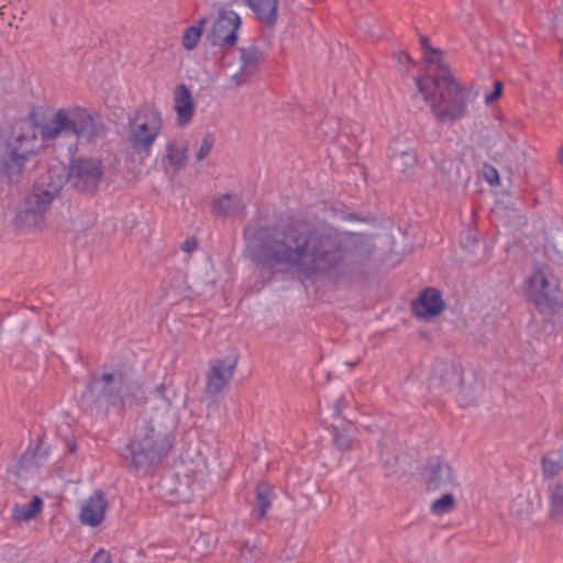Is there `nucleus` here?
Instances as JSON below:
<instances>
[{
  "instance_id": "obj_28",
  "label": "nucleus",
  "mask_w": 563,
  "mask_h": 563,
  "mask_svg": "<svg viewBox=\"0 0 563 563\" xmlns=\"http://www.w3.org/2000/svg\"><path fill=\"white\" fill-rule=\"evenodd\" d=\"M456 506L453 494H444L431 504V511L434 515H444L451 512Z\"/></svg>"
},
{
  "instance_id": "obj_7",
  "label": "nucleus",
  "mask_w": 563,
  "mask_h": 563,
  "mask_svg": "<svg viewBox=\"0 0 563 563\" xmlns=\"http://www.w3.org/2000/svg\"><path fill=\"white\" fill-rule=\"evenodd\" d=\"M242 20L232 10L221 9L212 24L209 41L213 46L231 47L238 41L236 32Z\"/></svg>"
},
{
  "instance_id": "obj_35",
  "label": "nucleus",
  "mask_w": 563,
  "mask_h": 563,
  "mask_svg": "<svg viewBox=\"0 0 563 563\" xmlns=\"http://www.w3.org/2000/svg\"><path fill=\"white\" fill-rule=\"evenodd\" d=\"M501 92H503V82L497 80L494 82L493 91L490 93L486 95L485 101L487 103L495 101L496 99H498L501 96Z\"/></svg>"
},
{
  "instance_id": "obj_19",
  "label": "nucleus",
  "mask_w": 563,
  "mask_h": 563,
  "mask_svg": "<svg viewBox=\"0 0 563 563\" xmlns=\"http://www.w3.org/2000/svg\"><path fill=\"white\" fill-rule=\"evenodd\" d=\"M257 20L266 26L275 25L277 21V0H245Z\"/></svg>"
},
{
  "instance_id": "obj_18",
  "label": "nucleus",
  "mask_w": 563,
  "mask_h": 563,
  "mask_svg": "<svg viewBox=\"0 0 563 563\" xmlns=\"http://www.w3.org/2000/svg\"><path fill=\"white\" fill-rule=\"evenodd\" d=\"M174 108L177 112L178 123L187 124L194 114V103L190 91L185 85H178L175 89Z\"/></svg>"
},
{
  "instance_id": "obj_1",
  "label": "nucleus",
  "mask_w": 563,
  "mask_h": 563,
  "mask_svg": "<svg viewBox=\"0 0 563 563\" xmlns=\"http://www.w3.org/2000/svg\"><path fill=\"white\" fill-rule=\"evenodd\" d=\"M251 258L275 274L282 267L295 268L308 278H343L361 274L374 252L373 240L363 234L342 232L333 227L245 229Z\"/></svg>"
},
{
  "instance_id": "obj_21",
  "label": "nucleus",
  "mask_w": 563,
  "mask_h": 563,
  "mask_svg": "<svg viewBox=\"0 0 563 563\" xmlns=\"http://www.w3.org/2000/svg\"><path fill=\"white\" fill-rule=\"evenodd\" d=\"M549 518L555 523L563 521V483H551L548 486Z\"/></svg>"
},
{
  "instance_id": "obj_22",
  "label": "nucleus",
  "mask_w": 563,
  "mask_h": 563,
  "mask_svg": "<svg viewBox=\"0 0 563 563\" xmlns=\"http://www.w3.org/2000/svg\"><path fill=\"white\" fill-rule=\"evenodd\" d=\"M43 508V500L38 496H33L26 505H15L12 509V519L15 521H27L36 517Z\"/></svg>"
},
{
  "instance_id": "obj_44",
  "label": "nucleus",
  "mask_w": 563,
  "mask_h": 563,
  "mask_svg": "<svg viewBox=\"0 0 563 563\" xmlns=\"http://www.w3.org/2000/svg\"><path fill=\"white\" fill-rule=\"evenodd\" d=\"M75 446H76L75 444H74L73 446H70L69 451H70V452H74Z\"/></svg>"
},
{
  "instance_id": "obj_31",
  "label": "nucleus",
  "mask_w": 563,
  "mask_h": 563,
  "mask_svg": "<svg viewBox=\"0 0 563 563\" xmlns=\"http://www.w3.org/2000/svg\"><path fill=\"white\" fill-rule=\"evenodd\" d=\"M99 382L109 385V384H120L125 385L128 384L126 375L123 374L121 371H115L113 373H104L101 375ZM95 383H98V380H95Z\"/></svg>"
},
{
  "instance_id": "obj_37",
  "label": "nucleus",
  "mask_w": 563,
  "mask_h": 563,
  "mask_svg": "<svg viewBox=\"0 0 563 563\" xmlns=\"http://www.w3.org/2000/svg\"><path fill=\"white\" fill-rule=\"evenodd\" d=\"M197 247L196 238H187L180 245V249L186 253H191Z\"/></svg>"
},
{
  "instance_id": "obj_9",
  "label": "nucleus",
  "mask_w": 563,
  "mask_h": 563,
  "mask_svg": "<svg viewBox=\"0 0 563 563\" xmlns=\"http://www.w3.org/2000/svg\"><path fill=\"white\" fill-rule=\"evenodd\" d=\"M423 478L428 490L448 489L457 485L452 467L439 457L428 461Z\"/></svg>"
},
{
  "instance_id": "obj_2",
  "label": "nucleus",
  "mask_w": 563,
  "mask_h": 563,
  "mask_svg": "<svg viewBox=\"0 0 563 563\" xmlns=\"http://www.w3.org/2000/svg\"><path fill=\"white\" fill-rule=\"evenodd\" d=\"M174 442V429L166 416L142 415L135 420L132 438L120 456L129 470L146 473L167 459Z\"/></svg>"
},
{
  "instance_id": "obj_16",
  "label": "nucleus",
  "mask_w": 563,
  "mask_h": 563,
  "mask_svg": "<svg viewBox=\"0 0 563 563\" xmlns=\"http://www.w3.org/2000/svg\"><path fill=\"white\" fill-rule=\"evenodd\" d=\"M212 211L219 217L243 218L245 206L239 195L225 194L213 202Z\"/></svg>"
},
{
  "instance_id": "obj_33",
  "label": "nucleus",
  "mask_w": 563,
  "mask_h": 563,
  "mask_svg": "<svg viewBox=\"0 0 563 563\" xmlns=\"http://www.w3.org/2000/svg\"><path fill=\"white\" fill-rule=\"evenodd\" d=\"M141 402H144V400H139L133 389H130V391H123L122 398L120 400V409L125 410L126 408H131L134 405H139Z\"/></svg>"
},
{
  "instance_id": "obj_15",
  "label": "nucleus",
  "mask_w": 563,
  "mask_h": 563,
  "mask_svg": "<svg viewBox=\"0 0 563 563\" xmlns=\"http://www.w3.org/2000/svg\"><path fill=\"white\" fill-rule=\"evenodd\" d=\"M236 358L234 356L212 363L208 373L207 387H224L233 376Z\"/></svg>"
},
{
  "instance_id": "obj_13",
  "label": "nucleus",
  "mask_w": 563,
  "mask_h": 563,
  "mask_svg": "<svg viewBox=\"0 0 563 563\" xmlns=\"http://www.w3.org/2000/svg\"><path fill=\"white\" fill-rule=\"evenodd\" d=\"M445 305L442 299L441 292L435 288L424 289L419 298L412 303V310L419 318H429L438 316Z\"/></svg>"
},
{
  "instance_id": "obj_12",
  "label": "nucleus",
  "mask_w": 563,
  "mask_h": 563,
  "mask_svg": "<svg viewBox=\"0 0 563 563\" xmlns=\"http://www.w3.org/2000/svg\"><path fill=\"white\" fill-rule=\"evenodd\" d=\"M530 297L542 313L551 312L554 308L555 300L550 291L548 278L542 272H536L529 279Z\"/></svg>"
},
{
  "instance_id": "obj_40",
  "label": "nucleus",
  "mask_w": 563,
  "mask_h": 563,
  "mask_svg": "<svg viewBox=\"0 0 563 563\" xmlns=\"http://www.w3.org/2000/svg\"><path fill=\"white\" fill-rule=\"evenodd\" d=\"M206 23H207V18H200L192 26H198L200 29V34H202Z\"/></svg>"
},
{
  "instance_id": "obj_41",
  "label": "nucleus",
  "mask_w": 563,
  "mask_h": 563,
  "mask_svg": "<svg viewBox=\"0 0 563 563\" xmlns=\"http://www.w3.org/2000/svg\"><path fill=\"white\" fill-rule=\"evenodd\" d=\"M552 247L559 257L563 260V251L558 250V244H553Z\"/></svg>"
},
{
  "instance_id": "obj_14",
  "label": "nucleus",
  "mask_w": 563,
  "mask_h": 563,
  "mask_svg": "<svg viewBox=\"0 0 563 563\" xmlns=\"http://www.w3.org/2000/svg\"><path fill=\"white\" fill-rule=\"evenodd\" d=\"M107 506L104 493L96 490L81 507L80 521L84 525L97 527L104 518Z\"/></svg>"
},
{
  "instance_id": "obj_43",
  "label": "nucleus",
  "mask_w": 563,
  "mask_h": 563,
  "mask_svg": "<svg viewBox=\"0 0 563 563\" xmlns=\"http://www.w3.org/2000/svg\"><path fill=\"white\" fill-rule=\"evenodd\" d=\"M487 180L490 183V184H494V179L490 178L489 176H487Z\"/></svg>"
},
{
  "instance_id": "obj_11",
  "label": "nucleus",
  "mask_w": 563,
  "mask_h": 563,
  "mask_svg": "<svg viewBox=\"0 0 563 563\" xmlns=\"http://www.w3.org/2000/svg\"><path fill=\"white\" fill-rule=\"evenodd\" d=\"M53 200L49 194L42 191V187L34 185L24 201L23 220L27 223L37 224Z\"/></svg>"
},
{
  "instance_id": "obj_25",
  "label": "nucleus",
  "mask_w": 563,
  "mask_h": 563,
  "mask_svg": "<svg viewBox=\"0 0 563 563\" xmlns=\"http://www.w3.org/2000/svg\"><path fill=\"white\" fill-rule=\"evenodd\" d=\"M188 146L181 142H169L167 144V158L176 169L185 166L187 161Z\"/></svg>"
},
{
  "instance_id": "obj_29",
  "label": "nucleus",
  "mask_w": 563,
  "mask_h": 563,
  "mask_svg": "<svg viewBox=\"0 0 563 563\" xmlns=\"http://www.w3.org/2000/svg\"><path fill=\"white\" fill-rule=\"evenodd\" d=\"M333 442L340 451H349L352 449L353 438L345 431L334 428Z\"/></svg>"
},
{
  "instance_id": "obj_23",
  "label": "nucleus",
  "mask_w": 563,
  "mask_h": 563,
  "mask_svg": "<svg viewBox=\"0 0 563 563\" xmlns=\"http://www.w3.org/2000/svg\"><path fill=\"white\" fill-rule=\"evenodd\" d=\"M416 164L417 156L410 150L397 152L390 157V166L397 173L406 174Z\"/></svg>"
},
{
  "instance_id": "obj_32",
  "label": "nucleus",
  "mask_w": 563,
  "mask_h": 563,
  "mask_svg": "<svg viewBox=\"0 0 563 563\" xmlns=\"http://www.w3.org/2000/svg\"><path fill=\"white\" fill-rule=\"evenodd\" d=\"M213 144H214V136H213V134H211V133L205 134V136L202 139V142L200 144V147H199V150L197 152V159L201 161L206 156H208V154L210 153Z\"/></svg>"
},
{
  "instance_id": "obj_38",
  "label": "nucleus",
  "mask_w": 563,
  "mask_h": 563,
  "mask_svg": "<svg viewBox=\"0 0 563 563\" xmlns=\"http://www.w3.org/2000/svg\"><path fill=\"white\" fill-rule=\"evenodd\" d=\"M350 404V400L345 396H341L335 404L336 413H341Z\"/></svg>"
},
{
  "instance_id": "obj_36",
  "label": "nucleus",
  "mask_w": 563,
  "mask_h": 563,
  "mask_svg": "<svg viewBox=\"0 0 563 563\" xmlns=\"http://www.w3.org/2000/svg\"><path fill=\"white\" fill-rule=\"evenodd\" d=\"M90 563H112L111 555L104 550L100 549L95 553Z\"/></svg>"
},
{
  "instance_id": "obj_26",
  "label": "nucleus",
  "mask_w": 563,
  "mask_h": 563,
  "mask_svg": "<svg viewBox=\"0 0 563 563\" xmlns=\"http://www.w3.org/2000/svg\"><path fill=\"white\" fill-rule=\"evenodd\" d=\"M123 391H130V389H100L98 394V402L103 405L107 409L112 407L118 411H122V409H120V400Z\"/></svg>"
},
{
  "instance_id": "obj_10",
  "label": "nucleus",
  "mask_w": 563,
  "mask_h": 563,
  "mask_svg": "<svg viewBox=\"0 0 563 563\" xmlns=\"http://www.w3.org/2000/svg\"><path fill=\"white\" fill-rule=\"evenodd\" d=\"M241 68L240 71L232 76V80L236 86L242 85L247 77L255 74L261 64L265 60V52L263 47L254 42L246 47L240 48Z\"/></svg>"
},
{
  "instance_id": "obj_34",
  "label": "nucleus",
  "mask_w": 563,
  "mask_h": 563,
  "mask_svg": "<svg viewBox=\"0 0 563 563\" xmlns=\"http://www.w3.org/2000/svg\"><path fill=\"white\" fill-rule=\"evenodd\" d=\"M471 391V389H461L456 397L460 407L466 408L475 404V397Z\"/></svg>"
},
{
  "instance_id": "obj_27",
  "label": "nucleus",
  "mask_w": 563,
  "mask_h": 563,
  "mask_svg": "<svg viewBox=\"0 0 563 563\" xmlns=\"http://www.w3.org/2000/svg\"><path fill=\"white\" fill-rule=\"evenodd\" d=\"M420 44H421L422 49L426 53V60L430 65H434L438 68V73L442 71V68H446L442 64V58H441L442 52L438 48H433L432 46H430L428 37H426L424 35H421Z\"/></svg>"
},
{
  "instance_id": "obj_6",
  "label": "nucleus",
  "mask_w": 563,
  "mask_h": 563,
  "mask_svg": "<svg viewBox=\"0 0 563 563\" xmlns=\"http://www.w3.org/2000/svg\"><path fill=\"white\" fill-rule=\"evenodd\" d=\"M104 168L100 159L78 158L73 162L67 174L70 185L82 192H95L103 179Z\"/></svg>"
},
{
  "instance_id": "obj_39",
  "label": "nucleus",
  "mask_w": 563,
  "mask_h": 563,
  "mask_svg": "<svg viewBox=\"0 0 563 563\" xmlns=\"http://www.w3.org/2000/svg\"><path fill=\"white\" fill-rule=\"evenodd\" d=\"M396 58H397V60H398L400 64H405V63H407V62H409V60H410L409 55H408L407 53H405V52H398V53L396 54Z\"/></svg>"
},
{
  "instance_id": "obj_42",
  "label": "nucleus",
  "mask_w": 563,
  "mask_h": 563,
  "mask_svg": "<svg viewBox=\"0 0 563 563\" xmlns=\"http://www.w3.org/2000/svg\"><path fill=\"white\" fill-rule=\"evenodd\" d=\"M492 173L494 174L495 179L498 180L497 170L495 168H492Z\"/></svg>"
},
{
  "instance_id": "obj_5",
  "label": "nucleus",
  "mask_w": 563,
  "mask_h": 563,
  "mask_svg": "<svg viewBox=\"0 0 563 563\" xmlns=\"http://www.w3.org/2000/svg\"><path fill=\"white\" fill-rule=\"evenodd\" d=\"M163 120L157 108L152 103L142 104L129 119L125 143L133 154L146 158L159 135Z\"/></svg>"
},
{
  "instance_id": "obj_30",
  "label": "nucleus",
  "mask_w": 563,
  "mask_h": 563,
  "mask_svg": "<svg viewBox=\"0 0 563 563\" xmlns=\"http://www.w3.org/2000/svg\"><path fill=\"white\" fill-rule=\"evenodd\" d=\"M200 37V29L198 26H189L183 37L184 47L187 49H194Z\"/></svg>"
},
{
  "instance_id": "obj_24",
  "label": "nucleus",
  "mask_w": 563,
  "mask_h": 563,
  "mask_svg": "<svg viewBox=\"0 0 563 563\" xmlns=\"http://www.w3.org/2000/svg\"><path fill=\"white\" fill-rule=\"evenodd\" d=\"M541 467L544 477H554L563 471V453L552 452L543 455Z\"/></svg>"
},
{
  "instance_id": "obj_17",
  "label": "nucleus",
  "mask_w": 563,
  "mask_h": 563,
  "mask_svg": "<svg viewBox=\"0 0 563 563\" xmlns=\"http://www.w3.org/2000/svg\"><path fill=\"white\" fill-rule=\"evenodd\" d=\"M275 498L274 487L267 482H260L255 487V501L252 516L256 521L265 518Z\"/></svg>"
},
{
  "instance_id": "obj_20",
  "label": "nucleus",
  "mask_w": 563,
  "mask_h": 563,
  "mask_svg": "<svg viewBox=\"0 0 563 563\" xmlns=\"http://www.w3.org/2000/svg\"><path fill=\"white\" fill-rule=\"evenodd\" d=\"M65 181V173L58 167H52L41 175L34 185L42 187V191L49 194L54 199L59 194Z\"/></svg>"
},
{
  "instance_id": "obj_8",
  "label": "nucleus",
  "mask_w": 563,
  "mask_h": 563,
  "mask_svg": "<svg viewBox=\"0 0 563 563\" xmlns=\"http://www.w3.org/2000/svg\"><path fill=\"white\" fill-rule=\"evenodd\" d=\"M35 132L32 134H19L12 143L5 146V155L2 157L1 165L7 170L16 169L20 172L25 161L34 154Z\"/></svg>"
},
{
  "instance_id": "obj_4",
  "label": "nucleus",
  "mask_w": 563,
  "mask_h": 563,
  "mask_svg": "<svg viewBox=\"0 0 563 563\" xmlns=\"http://www.w3.org/2000/svg\"><path fill=\"white\" fill-rule=\"evenodd\" d=\"M44 140L58 136H74L78 142H93L104 136L106 128L101 121L84 108H62L40 126Z\"/></svg>"
},
{
  "instance_id": "obj_3",
  "label": "nucleus",
  "mask_w": 563,
  "mask_h": 563,
  "mask_svg": "<svg viewBox=\"0 0 563 563\" xmlns=\"http://www.w3.org/2000/svg\"><path fill=\"white\" fill-rule=\"evenodd\" d=\"M416 84L440 122H451L466 114L472 91L461 86L448 68L423 79L417 78Z\"/></svg>"
}]
</instances>
